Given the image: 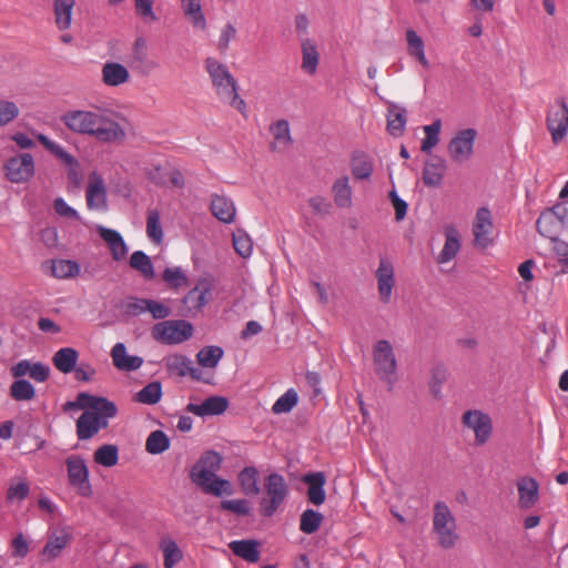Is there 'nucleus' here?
I'll return each instance as SVG.
<instances>
[{
    "label": "nucleus",
    "instance_id": "f257e3e1",
    "mask_svg": "<svg viewBox=\"0 0 568 568\" xmlns=\"http://www.w3.org/2000/svg\"><path fill=\"white\" fill-rule=\"evenodd\" d=\"M61 121L70 131L94 138L102 143H120L128 136L126 119L109 108L70 110L61 116Z\"/></svg>",
    "mask_w": 568,
    "mask_h": 568
},
{
    "label": "nucleus",
    "instance_id": "f03ea898",
    "mask_svg": "<svg viewBox=\"0 0 568 568\" xmlns=\"http://www.w3.org/2000/svg\"><path fill=\"white\" fill-rule=\"evenodd\" d=\"M433 529L440 547L450 549L456 545L458 540L456 520L444 501H437L434 506Z\"/></svg>",
    "mask_w": 568,
    "mask_h": 568
},
{
    "label": "nucleus",
    "instance_id": "7ed1b4c3",
    "mask_svg": "<svg viewBox=\"0 0 568 568\" xmlns=\"http://www.w3.org/2000/svg\"><path fill=\"white\" fill-rule=\"evenodd\" d=\"M375 372L378 377L389 385L396 382L397 362L392 344L386 339L378 341L373 351Z\"/></svg>",
    "mask_w": 568,
    "mask_h": 568
},
{
    "label": "nucleus",
    "instance_id": "20e7f679",
    "mask_svg": "<svg viewBox=\"0 0 568 568\" xmlns=\"http://www.w3.org/2000/svg\"><path fill=\"white\" fill-rule=\"evenodd\" d=\"M265 491L266 497L261 500V513L271 517L287 497L288 488L284 477L277 473L270 474L265 478Z\"/></svg>",
    "mask_w": 568,
    "mask_h": 568
},
{
    "label": "nucleus",
    "instance_id": "39448f33",
    "mask_svg": "<svg viewBox=\"0 0 568 568\" xmlns=\"http://www.w3.org/2000/svg\"><path fill=\"white\" fill-rule=\"evenodd\" d=\"M205 70L210 75L215 94L221 101L237 90L235 78L231 74L227 67L216 59L207 58L205 60Z\"/></svg>",
    "mask_w": 568,
    "mask_h": 568
},
{
    "label": "nucleus",
    "instance_id": "423d86ee",
    "mask_svg": "<svg viewBox=\"0 0 568 568\" xmlns=\"http://www.w3.org/2000/svg\"><path fill=\"white\" fill-rule=\"evenodd\" d=\"M192 334V324L183 320L158 323L152 329L153 338L165 344L182 343L187 341Z\"/></svg>",
    "mask_w": 568,
    "mask_h": 568
},
{
    "label": "nucleus",
    "instance_id": "0eeeda50",
    "mask_svg": "<svg viewBox=\"0 0 568 568\" xmlns=\"http://www.w3.org/2000/svg\"><path fill=\"white\" fill-rule=\"evenodd\" d=\"M65 465L70 486L75 489L78 495L91 497L93 489L89 480L85 460L78 455H71L65 459Z\"/></svg>",
    "mask_w": 568,
    "mask_h": 568
},
{
    "label": "nucleus",
    "instance_id": "6e6552de",
    "mask_svg": "<svg viewBox=\"0 0 568 568\" xmlns=\"http://www.w3.org/2000/svg\"><path fill=\"white\" fill-rule=\"evenodd\" d=\"M566 205L557 204L551 209L544 211L537 220L538 232L555 241L566 229Z\"/></svg>",
    "mask_w": 568,
    "mask_h": 568
},
{
    "label": "nucleus",
    "instance_id": "1a4fd4ad",
    "mask_svg": "<svg viewBox=\"0 0 568 568\" xmlns=\"http://www.w3.org/2000/svg\"><path fill=\"white\" fill-rule=\"evenodd\" d=\"M473 243L475 246L486 248L493 245L494 222L490 210L479 207L471 222Z\"/></svg>",
    "mask_w": 568,
    "mask_h": 568
},
{
    "label": "nucleus",
    "instance_id": "9d476101",
    "mask_svg": "<svg viewBox=\"0 0 568 568\" xmlns=\"http://www.w3.org/2000/svg\"><path fill=\"white\" fill-rule=\"evenodd\" d=\"M4 175L11 183H26L34 174V160L29 153H21L8 159L3 166Z\"/></svg>",
    "mask_w": 568,
    "mask_h": 568
},
{
    "label": "nucleus",
    "instance_id": "9b49d317",
    "mask_svg": "<svg viewBox=\"0 0 568 568\" xmlns=\"http://www.w3.org/2000/svg\"><path fill=\"white\" fill-rule=\"evenodd\" d=\"M37 140L45 148V150L69 166L68 181L72 186L79 187L81 184V174L79 172L78 160L67 152L61 144L51 141L42 133L37 134Z\"/></svg>",
    "mask_w": 568,
    "mask_h": 568
},
{
    "label": "nucleus",
    "instance_id": "f8f14e48",
    "mask_svg": "<svg viewBox=\"0 0 568 568\" xmlns=\"http://www.w3.org/2000/svg\"><path fill=\"white\" fill-rule=\"evenodd\" d=\"M85 204L90 211L104 212L108 210V192L103 176L92 171L88 176Z\"/></svg>",
    "mask_w": 568,
    "mask_h": 568
},
{
    "label": "nucleus",
    "instance_id": "ddd939ff",
    "mask_svg": "<svg viewBox=\"0 0 568 568\" xmlns=\"http://www.w3.org/2000/svg\"><path fill=\"white\" fill-rule=\"evenodd\" d=\"M477 132L474 129H464L458 131L449 141L447 151L452 161L464 163L470 159L474 153V144Z\"/></svg>",
    "mask_w": 568,
    "mask_h": 568
},
{
    "label": "nucleus",
    "instance_id": "4468645a",
    "mask_svg": "<svg viewBox=\"0 0 568 568\" xmlns=\"http://www.w3.org/2000/svg\"><path fill=\"white\" fill-rule=\"evenodd\" d=\"M462 420L466 427L474 430L476 445H484L489 439L493 425L487 414L480 410H467L463 414Z\"/></svg>",
    "mask_w": 568,
    "mask_h": 568
},
{
    "label": "nucleus",
    "instance_id": "2eb2a0df",
    "mask_svg": "<svg viewBox=\"0 0 568 568\" xmlns=\"http://www.w3.org/2000/svg\"><path fill=\"white\" fill-rule=\"evenodd\" d=\"M377 278L378 296L382 303L388 304L392 298V292L395 286L394 265L386 258L381 257L379 265L375 272Z\"/></svg>",
    "mask_w": 568,
    "mask_h": 568
},
{
    "label": "nucleus",
    "instance_id": "dca6fc26",
    "mask_svg": "<svg viewBox=\"0 0 568 568\" xmlns=\"http://www.w3.org/2000/svg\"><path fill=\"white\" fill-rule=\"evenodd\" d=\"M210 212L221 223L232 224L235 222L237 210L231 197L213 193L210 196Z\"/></svg>",
    "mask_w": 568,
    "mask_h": 568
},
{
    "label": "nucleus",
    "instance_id": "f3484780",
    "mask_svg": "<svg viewBox=\"0 0 568 568\" xmlns=\"http://www.w3.org/2000/svg\"><path fill=\"white\" fill-rule=\"evenodd\" d=\"M547 128L555 143L564 139L568 130V108L565 102L551 108L547 115Z\"/></svg>",
    "mask_w": 568,
    "mask_h": 568
},
{
    "label": "nucleus",
    "instance_id": "a211bd4d",
    "mask_svg": "<svg viewBox=\"0 0 568 568\" xmlns=\"http://www.w3.org/2000/svg\"><path fill=\"white\" fill-rule=\"evenodd\" d=\"M222 456L214 452H205L190 471V478L194 483L197 479H207V476H213L221 468Z\"/></svg>",
    "mask_w": 568,
    "mask_h": 568
},
{
    "label": "nucleus",
    "instance_id": "6ab92c4d",
    "mask_svg": "<svg viewBox=\"0 0 568 568\" xmlns=\"http://www.w3.org/2000/svg\"><path fill=\"white\" fill-rule=\"evenodd\" d=\"M272 141L270 149L273 152L283 153L293 144L290 123L285 119H280L270 124L268 128Z\"/></svg>",
    "mask_w": 568,
    "mask_h": 568
},
{
    "label": "nucleus",
    "instance_id": "aec40b11",
    "mask_svg": "<svg viewBox=\"0 0 568 568\" xmlns=\"http://www.w3.org/2000/svg\"><path fill=\"white\" fill-rule=\"evenodd\" d=\"M518 506L520 509L532 508L539 499V484L530 476H523L517 480Z\"/></svg>",
    "mask_w": 568,
    "mask_h": 568
},
{
    "label": "nucleus",
    "instance_id": "412c9836",
    "mask_svg": "<svg viewBox=\"0 0 568 568\" xmlns=\"http://www.w3.org/2000/svg\"><path fill=\"white\" fill-rule=\"evenodd\" d=\"M302 481L307 485L306 496L311 504L320 506L325 503L326 476L323 471L307 473L302 477Z\"/></svg>",
    "mask_w": 568,
    "mask_h": 568
},
{
    "label": "nucleus",
    "instance_id": "4be33fe9",
    "mask_svg": "<svg viewBox=\"0 0 568 568\" xmlns=\"http://www.w3.org/2000/svg\"><path fill=\"white\" fill-rule=\"evenodd\" d=\"M11 375L14 378L29 375L33 381L43 383L50 376V367L41 362L31 363L28 359H22L11 367Z\"/></svg>",
    "mask_w": 568,
    "mask_h": 568
},
{
    "label": "nucleus",
    "instance_id": "5701e85b",
    "mask_svg": "<svg viewBox=\"0 0 568 568\" xmlns=\"http://www.w3.org/2000/svg\"><path fill=\"white\" fill-rule=\"evenodd\" d=\"M72 534L68 527L59 530V534L53 532L41 551V556L45 561H51L60 556L61 551L71 542Z\"/></svg>",
    "mask_w": 568,
    "mask_h": 568
},
{
    "label": "nucleus",
    "instance_id": "b1692460",
    "mask_svg": "<svg viewBox=\"0 0 568 568\" xmlns=\"http://www.w3.org/2000/svg\"><path fill=\"white\" fill-rule=\"evenodd\" d=\"M301 52H302V62L301 69L313 75L317 71V65L320 62V52L317 42L311 38H302L301 39Z\"/></svg>",
    "mask_w": 568,
    "mask_h": 568
},
{
    "label": "nucleus",
    "instance_id": "393cba45",
    "mask_svg": "<svg viewBox=\"0 0 568 568\" xmlns=\"http://www.w3.org/2000/svg\"><path fill=\"white\" fill-rule=\"evenodd\" d=\"M101 79L106 87H120L130 80V72L119 62H106L101 69Z\"/></svg>",
    "mask_w": 568,
    "mask_h": 568
},
{
    "label": "nucleus",
    "instance_id": "a878e982",
    "mask_svg": "<svg viewBox=\"0 0 568 568\" xmlns=\"http://www.w3.org/2000/svg\"><path fill=\"white\" fill-rule=\"evenodd\" d=\"M209 288H200L199 286L193 287L182 300V308L180 314L182 316H193L199 313L202 307L207 303L206 295Z\"/></svg>",
    "mask_w": 568,
    "mask_h": 568
},
{
    "label": "nucleus",
    "instance_id": "bb28decb",
    "mask_svg": "<svg viewBox=\"0 0 568 568\" xmlns=\"http://www.w3.org/2000/svg\"><path fill=\"white\" fill-rule=\"evenodd\" d=\"M111 356L113 365L120 371H136L143 364L142 357L128 355L126 347L123 343H116L113 346L111 351Z\"/></svg>",
    "mask_w": 568,
    "mask_h": 568
},
{
    "label": "nucleus",
    "instance_id": "cd10ccee",
    "mask_svg": "<svg viewBox=\"0 0 568 568\" xmlns=\"http://www.w3.org/2000/svg\"><path fill=\"white\" fill-rule=\"evenodd\" d=\"M181 9L194 29L206 31L207 21L202 10L201 0H181Z\"/></svg>",
    "mask_w": 568,
    "mask_h": 568
},
{
    "label": "nucleus",
    "instance_id": "c85d7f7f",
    "mask_svg": "<svg viewBox=\"0 0 568 568\" xmlns=\"http://www.w3.org/2000/svg\"><path fill=\"white\" fill-rule=\"evenodd\" d=\"M194 484L202 489L203 493L221 497L223 495H232L233 486L227 479H223L213 474L207 476V479H197Z\"/></svg>",
    "mask_w": 568,
    "mask_h": 568
},
{
    "label": "nucleus",
    "instance_id": "c756f323",
    "mask_svg": "<svg viewBox=\"0 0 568 568\" xmlns=\"http://www.w3.org/2000/svg\"><path fill=\"white\" fill-rule=\"evenodd\" d=\"M232 552L247 562H257L261 558L260 542L254 539L234 540L229 544Z\"/></svg>",
    "mask_w": 568,
    "mask_h": 568
},
{
    "label": "nucleus",
    "instance_id": "7c9ffc66",
    "mask_svg": "<svg viewBox=\"0 0 568 568\" xmlns=\"http://www.w3.org/2000/svg\"><path fill=\"white\" fill-rule=\"evenodd\" d=\"M42 268L45 272L49 271L50 274L57 278L74 277L80 271L79 264L70 260L47 261L42 264Z\"/></svg>",
    "mask_w": 568,
    "mask_h": 568
},
{
    "label": "nucleus",
    "instance_id": "2f4dec72",
    "mask_svg": "<svg viewBox=\"0 0 568 568\" xmlns=\"http://www.w3.org/2000/svg\"><path fill=\"white\" fill-rule=\"evenodd\" d=\"M55 27L60 31L68 30L72 24L74 0H52Z\"/></svg>",
    "mask_w": 568,
    "mask_h": 568
},
{
    "label": "nucleus",
    "instance_id": "473e14b6",
    "mask_svg": "<svg viewBox=\"0 0 568 568\" xmlns=\"http://www.w3.org/2000/svg\"><path fill=\"white\" fill-rule=\"evenodd\" d=\"M445 170L446 165L444 160L435 158L427 161L423 170V181L425 185L434 187L439 186L443 181Z\"/></svg>",
    "mask_w": 568,
    "mask_h": 568
},
{
    "label": "nucleus",
    "instance_id": "72a5a7b5",
    "mask_svg": "<svg viewBox=\"0 0 568 568\" xmlns=\"http://www.w3.org/2000/svg\"><path fill=\"white\" fill-rule=\"evenodd\" d=\"M79 358V353L72 347L60 348L52 357V363L63 374L73 372Z\"/></svg>",
    "mask_w": 568,
    "mask_h": 568
},
{
    "label": "nucleus",
    "instance_id": "f704fd0d",
    "mask_svg": "<svg viewBox=\"0 0 568 568\" xmlns=\"http://www.w3.org/2000/svg\"><path fill=\"white\" fill-rule=\"evenodd\" d=\"M131 65L136 69L152 70L158 67L156 63L148 59V43L142 37L135 39L132 45Z\"/></svg>",
    "mask_w": 568,
    "mask_h": 568
},
{
    "label": "nucleus",
    "instance_id": "c9c22d12",
    "mask_svg": "<svg viewBox=\"0 0 568 568\" xmlns=\"http://www.w3.org/2000/svg\"><path fill=\"white\" fill-rule=\"evenodd\" d=\"M406 125V110L395 103H389L387 115V131L394 135L403 134Z\"/></svg>",
    "mask_w": 568,
    "mask_h": 568
},
{
    "label": "nucleus",
    "instance_id": "e433bc0d",
    "mask_svg": "<svg viewBox=\"0 0 568 568\" xmlns=\"http://www.w3.org/2000/svg\"><path fill=\"white\" fill-rule=\"evenodd\" d=\"M239 484L246 496H256L261 489L258 486V471L255 467H245L239 474Z\"/></svg>",
    "mask_w": 568,
    "mask_h": 568
},
{
    "label": "nucleus",
    "instance_id": "4c0bfd02",
    "mask_svg": "<svg viewBox=\"0 0 568 568\" xmlns=\"http://www.w3.org/2000/svg\"><path fill=\"white\" fill-rule=\"evenodd\" d=\"M97 414L84 410L77 419V436L80 440H88L95 436L97 433Z\"/></svg>",
    "mask_w": 568,
    "mask_h": 568
},
{
    "label": "nucleus",
    "instance_id": "58836bf2",
    "mask_svg": "<svg viewBox=\"0 0 568 568\" xmlns=\"http://www.w3.org/2000/svg\"><path fill=\"white\" fill-rule=\"evenodd\" d=\"M332 193L337 206L349 207L352 205V187L348 176L337 179L332 186Z\"/></svg>",
    "mask_w": 568,
    "mask_h": 568
},
{
    "label": "nucleus",
    "instance_id": "ea45409f",
    "mask_svg": "<svg viewBox=\"0 0 568 568\" xmlns=\"http://www.w3.org/2000/svg\"><path fill=\"white\" fill-rule=\"evenodd\" d=\"M352 174L357 180H368L373 173V160L365 153H356L351 162Z\"/></svg>",
    "mask_w": 568,
    "mask_h": 568
},
{
    "label": "nucleus",
    "instance_id": "a19ab883",
    "mask_svg": "<svg viewBox=\"0 0 568 568\" xmlns=\"http://www.w3.org/2000/svg\"><path fill=\"white\" fill-rule=\"evenodd\" d=\"M406 41L409 54L415 57L423 67L428 68L429 62L425 55L423 39L414 30H407Z\"/></svg>",
    "mask_w": 568,
    "mask_h": 568
},
{
    "label": "nucleus",
    "instance_id": "79ce46f5",
    "mask_svg": "<svg viewBox=\"0 0 568 568\" xmlns=\"http://www.w3.org/2000/svg\"><path fill=\"white\" fill-rule=\"evenodd\" d=\"M162 397V385L160 382H152L144 386L134 396V402L154 405L160 402Z\"/></svg>",
    "mask_w": 568,
    "mask_h": 568
},
{
    "label": "nucleus",
    "instance_id": "37998d69",
    "mask_svg": "<svg viewBox=\"0 0 568 568\" xmlns=\"http://www.w3.org/2000/svg\"><path fill=\"white\" fill-rule=\"evenodd\" d=\"M224 355L220 346H205L196 354L197 363L207 368H214Z\"/></svg>",
    "mask_w": 568,
    "mask_h": 568
},
{
    "label": "nucleus",
    "instance_id": "c03bdc74",
    "mask_svg": "<svg viewBox=\"0 0 568 568\" xmlns=\"http://www.w3.org/2000/svg\"><path fill=\"white\" fill-rule=\"evenodd\" d=\"M10 396L17 402L31 400L36 396V389L29 381L20 377L10 385Z\"/></svg>",
    "mask_w": 568,
    "mask_h": 568
},
{
    "label": "nucleus",
    "instance_id": "a18cd8bd",
    "mask_svg": "<svg viewBox=\"0 0 568 568\" xmlns=\"http://www.w3.org/2000/svg\"><path fill=\"white\" fill-rule=\"evenodd\" d=\"M94 462L104 467H112L118 464L119 449L115 445L105 444L94 452Z\"/></svg>",
    "mask_w": 568,
    "mask_h": 568
},
{
    "label": "nucleus",
    "instance_id": "49530a36",
    "mask_svg": "<svg viewBox=\"0 0 568 568\" xmlns=\"http://www.w3.org/2000/svg\"><path fill=\"white\" fill-rule=\"evenodd\" d=\"M323 519L324 517L321 513L308 508L301 515L300 529L304 534H314L321 527Z\"/></svg>",
    "mask_w": 568,
    "mask_h": 568
},
{
    "label": "nucleus",
    "instance_id": "de8ad7c7",
    "mask_svg": "<svg viewBox=\"0 0 568 568\" xmlns=\"http://www.w3.org/2000/svg\"><path fill=\"white\" fill-rule=\"evenodd\" d=\"M442 129V121L435 120L432 124L423 126L425 138L422 141L420 150L423 152H430L439 142V133Z\"/></svg>",
    "mask_w": 568,
    "mask_h": 568
},
{
    "label": "nucleus",
    "instance_id": "09e8293b",
    "mask_svg": "<svg viewBox=\"0 0 568 568\" xmlns=\"http://www.w3.org/2000/svg\"><path fill=\"white\" fill-rule=\"evenodd\" d=\"M146 233L154 245H160L163 240V231L160 223V213L149 210L146 215Z\"/></svg>",
    "mask_w": 568,
    "mask_h": 568
},
{
    "label": "nucleus",
    "instance_id": "8fccbe9b",
    "mask_svg": "<svg viewBox=\"0 0 568 568\" xmlns=\"http://www.w3.org/2000/svg\"><path fill=\"white\" fill-rule=\"evenodd\" d=\"M170 447V439L166 434L162 430L152 432L145 443V449L152 455H158Z\"/></svg>",
    "mask_w": 568,
    "mask_h": 568
},
{
    "label": "nucleus",
    "instance_id": "3c124183",
    "mask_svg": "<svg viewBox=\"0 0 568 568\" xmlns=\"http://www.w3.org/2000/svg\"><path fill=\"white\" fill-rule=\"evenodd\" d=\"M193 362L184 355H174L166 359V368L169 372L180 377L189 375Z\"/></svg>",
    "mask_w": 568,
    "mask_h": 568
},
{
    "label": "nucleus",
    "instance_id": "603ef678",
    "mask_svg": "<svg viewBox=\"0 0 568 568\" xmlns=\"http://www.w3.org/2000/svg\"><path fill=\"white\" fill-rule=\"evenodd\" d=\"M130 265L140 271L142 275L146 278H152L154 276L153 265L150 257L143 253V251H135L131 258Z\"/></svg>",
    "mask_w": 568,
    "mask_h": 568
},
{
    "label": "nucleus",
    "instance_id": "864d4df0",
    "mask_svg": "<svg viewBox=\"0 0 568 568\" xmlns=\"http://www.w3.org/2000/svg\"><path fill=\"white\" fill-rule=\"evenodd\" d=\"M162 278L172 288H180L189 285V280L180 267L165 268L162 274Z\"/></svg>",
    "mask_w": 568,
    "mask_h": 568
},
{
    "label": "nucleus",
    "instance_id": "5fc2aeb1",
    "mask_svg": "<svg viewBox=\"0 0 568 568\" xmlns=\"http://www.w3.org/2000/svg\"><path fill=\"white\" fill-rule=\"evenodd\" d=\"M163 556H164V567L173 568L178 562H180L183 558V554L181 549L178 547L176 542L173 540H168L163 544Z\"/></svg>",
    "mask_w": 568,
    "mask_h": 568
},
{
    "label": "nucleus",
    "instance_id": "6e6d98bb",
    "mask_svg": "<svg viewBox=\"0 0 568 568\" xmlns=\"http://www.w3.org/2000/svg\"><path fill=\"white\" fill-rule=\"evenodd\" d=\"M298 397L294 389H288L273 405L272 410L275 414L288 413L297 404Z\"/></svg>",
    "mask_w": 568,
    "mask_h": 568
},
{
    "label": "nucleus",
    "instance_id": "4d7b16f0",
    "mask_svg": "<svg viewBox=\"0 0 568 568\" xmlns=\"http://www.w3.org/2000/svg\"><path fill=\"white\" fill-rule=\"evenodd\" d=\"M447 379V369L444 365H437L432 371L429 390L435 398H440L442 385Z\"/></svg>",
    "mask_w": 568,
    "mask_h": 568
},
{
    "label": "nucleus",
    "instance_id": "13d9d810",
    "mask_svg": "<svg viewBox=\"0 0 568 568\" xmlns=\"http://www.w3.org/2000/svg\"><path fill=\"white\" fill-rule=\"evenodd\" d=\"M206 416L223 414L229 407L227 398L223 396H211L203 402Z\"/></svg>",
    "mask_w": 568,
    "mask_h": 568
},
{
    "label": "nucleus",
    "instance_id": "bf43d9fd",
    "mask_svg": "<svg viewBox=\"0 0 568 568\" xmlns=\"http://www.w3.org/2000/svg\"><path fill=\"white\" fill-rule=\"evenodd\" d=\"M97 414V433L100 429L106 428L109 426V419L115 417L118 414V408L113 402L105 403L99 410L93 412Z\"/></svg>",
    "mask_w": 568,
    "mask_h": 568
},
{
    "label": "nucleus",
    "instance_id": "052dcab7",
    "mask_svg": "<svg viewBox=\"0 0 568 568\" xmlns=\"http://www.w3.org/2000/svg\"><path fill=\"white\" fill-rule=\"evenodd\" d=\"M80 404L82 405L81 408L82 409H90V412H97L99 410L102 406L105 405V403H109L110 400L105 397H100V396H94V395H91L89 393H79L77 395Z\"/></svg>",
    "mask_w": 568,
    "mask_h": 568
},
{
    "label": "nucleus",
    "instance_id": "680f3d73",
    "mask_svg": "<svg viewBox=\"0 0 568 568\" xmlns=\"http://www.w3.org/2000/svg\"><path fill=\"white\" fill-rule=\"evenodd\" d=\"M98 232L100 237L109 245V248H125V243L118 231L99 226Z\"/></svg>",
    "mask_w": 568,
    "mask_h": 568
},
{
    "label": "nucleus",
    "instance_id": "e2e57ef3",
    "mask_svg": "<svg viewBox=\"0 0 568 568\" xmlns=\"http://www.w3.org/2000/svg\"><path fill=\"white\" fill-rule=\"evenodd\" d=\"M307 204L311 207L312 212L320 217H326L327 215L331 214L332 204L324 196H312L307 200Z\"/></svg>",
    "mask_w": 568,
    "mask_h": 568
},
{
    "label": "nucleus",
    "instance_id": "0e129e2a",
    "mask_svg": "<svg viewBox=\"0 0 568 568\" xmlns=\"http://www.w3.org/2000/svg\"><path fill=\"white\" fill-rule=\"evenodd\" d=\"M153 0H134L135 13L145 21L154 22L158 17L153 10Z\"/></svg>",
    "mask_w": 568,
    "mask_h": 568
},
{
    "label": "nucleus",
    "instance_id": "69168bd1",
    "mask_svg": "<svg viewBox=\"0 0 568 568\" xmlns=\"http://www.w3.org/2000/svg\"><path fill=\"white\" fill-rule=\"evenodd\" d=\"M220 507L239 516H247L250 514V506L246 499L223 500Z\"/></svg>",
    "mask_w": 568,
    "mask_h": 568
},
{
    "label": "nucleus",
    "instance_id": "338daca9",
    "mask_svg": "<svg viewBox=\"0 0 568 568\" xmlns=\"http://www.w3.org/2000/svg\"><path fill=\"white\" fill-rule=\"evenodd\" d=\"M19 115V108L14 102L0 101V126L13 121Z\"/></svg>",
    "mask_w": 568,
    "mask_h": 568
},
{
    "label": "nucleus",
    "instance_id": "774afa93",
    "mask_svg": "<svg viewBox=\"0 0 568 568\" xmlns=\"http://www.w3.org/2000/svg\"><path fill=\"white\" fill-rule=\"evenodd\" d=\"M30 491L29 484L26 480H21L17 484H11L7 490V499L23 500L28 497Z\"/></svg>",
    "mask_w": 568,
    "mask_h": 568
}]
</instances>
